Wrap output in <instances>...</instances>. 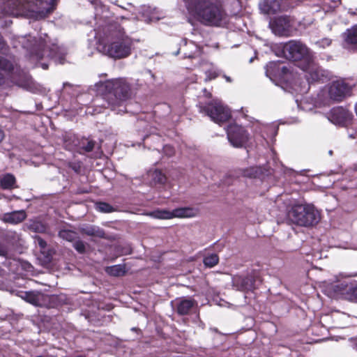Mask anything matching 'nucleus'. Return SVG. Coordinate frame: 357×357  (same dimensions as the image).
I'll return each instance as SVG.
<instances>
[{
  "label": "nucleus",
  "mask_w": 357,
  "mask_h": 357,
  "mask_svg": "<svg viewBox=\"0 0 357 357\" xmlns=\"http://www.w3.org/2000/svg\"><path fill=\"white\" fill-rule=\"evenodd\" d=\"M282 52L287 59L301 61L299 68L305 73L306 82L301 85L295 82L294 89L296 92L303 94L310 89V84L323 80L324 70L311 59L309 48L300 40H289L282 46Z\"/></svg>",
  "instance_id": "f257e3e1"
},
{
  "label": "nucleus",
  "mask_w": 357,
  "mask_h": 357,
  "mask_svg": "<svg viewBox=\"0 0 357 357\" xmlns=\"http://www.w3.org/2000/svg\"><path fill=\"white\" fill-rule=\"evenodd\" d=\"M97 50L102 54L118 59L130 54L132 40L123 29L116 24H109L96 31Z\"/></svg>",
  "instance_id": "f03ea898"
},
{
  "label": "nucleus",
  "mask_w": 357,
  "mask_h": 357,
  "mask_svg": "<svg viewBox=\"0 0 357 357\" xmlns=\"http://www.w3.org/2000/svg\"><path fill=\"white\" fill-rule=\"evenodd\" d=\"M56 0H0V18L9 16H24L39 20L51 13Z\"/></svg>",
  "instance_id": "7ed1b4c3"
},
{
  "label": "nucleus",
  "mask_w": 357,
  "mask_h": 357,
  "mask_svg": "<svg viewBox=\"0 0 357 357\" xmlns=\"http://www.w3.org/2000/svg\"><path fill=\"white\" fill-rule=\"evenodd\" d=\"M19 42L26 50V56L32 64L37 66L44 58H50L57 63H63V51L56 43H52L45 33L40 35L38 38L31 35L21 36L19 37Z\"/></svg>",
  "instance_id": "20e7f679"
},
{
  "label": "nucleus",
  "mask_w": 357,
  "mask_h": 357,
  "mask_svg": "<svg viewBox=\"0 0 357 357\" xmlns=\"http://www.w3.org/2000/svg\"><path fill=\"white\" fill-rule=\"evenodd\" d=\"M191 17L202 25L223 27L228 22V15L222 6L213 0H195L188 5Z\"/></svg>",
  "instance_id": "39448f33"
},
{
  "label": "nucleus",
  "mask_w": 357,
  "mask_h": 357,
  "mask_svg": "<svg viewBox=\"0 0 357 357\" xmlns=\"http://www.w3.org/2000/svg\"><path fill=\"white\" fill-rule=\"evenodd\" d=\"M98 91L102 93L108 107L117 114L125 112L123 101L129 96L131 86L125 78H116L100 82Z\"/></svg>",
  "instance_id": "423d86ee"
},
{
  "label": "nucleus",
  "mask_w": 357,
  "mask_h": 357,
  "mask_svg": "<svg viewBox=\"0 0 357 357\" xmlns=\"http://www.w3.org/2000/svg\"><path fill=\"white\" fill-rule=\"evenodd\" d=\"M288 218L298 225L308 227L317 224L320 216L312 205L296 204L288 212Z\"/></svg>",
  "instance_id": "0eeeda50"
},
{
  "label": "nucleus",
  "mask_w": 357,
  "mask_h": 357,
  "mask_svg": "<svg viewBox=\"0 0 357 357\" xmlns=\"http://www.w3.org/2000/svg\"><path fill=\"white\" fill-rule=\"evenodd\" d=\"M272 32L278 36L289 37L296 31L295 20L287 15H282L272 20L269 23Z\"/></svg>",
  "instance_id": "6e6552de"
},
{
  "label": "nucleus",
  "mask_w": 357,
  "mask_h": 357,
  "mask_svg": "<svg viewBox=\"0 0 357 357\" xmlns=\"http://www.w3.org/2000/svg\"><path fill=\"white\" fill-rule=\"evenodd\" d=\"M200 111L204 112L213 121L218 124L227 121L231 117L229 109L219 100H214L204 108L201 107Z\"/></svg>",
  "instance_id": "1a4fd4ad"
},
{
  "label": "nucleus",
  "mask_w": 357,
  "mask_h": 357,
  "mask_svg": "<svg viewBox=\"0 0 357 357\" xmlns=\"http://www.w3.org/2000/svg\"><path fill=\"white\" fill-rule=\"evenodd\" d=\"M196 214V210L189 207L177 208L172 211L157 209L146 213L148 216L160 220H170L174 218H192L195 216Z\"/></svg>",
  "instance_id": "9d476101"
},
{
  "label": "nucleus",
  "mask_w": 357,
  "mask_h": 357,
  "mask_svg": "<svg viewBox=\"0 0 357 357\" xmlns=\"http://www.w3.org/2000/svg\"><path fill=\"white\" fill-rule=\"evenodd\" d=\"M328 97L334 101H342L351 94V86L344 79L332 82L327 89Z\"/></svg>",
  "instance_id": "9b49d317"
},
{
  "label": "nucleus",
  "mask_w": 357,
  "mask_h": 357,
  "mask_svg": "<svg viewBox=\"0 0 357 357\" xmlns=\"http://www.w3.org/2000/svg\"><path fill=\"white\" fill-rule=\"evenodd\" d=\"M227 135L231 145L235 148L243 147L249 139L247 131L237 124L229 126L227 128Z\"/></svg>",
  "instance_id": "f8f14e48"
},
{
  "label": "nucleus",
  "mask_w": 357,
  "mask_h": 357,
  "mask_svg": "<svg viewBox=\"0 0 357 357\" xmlns=\"http://www.w3.org/2000/svg\"><path fill=\"white\" fill-rule=\"evenodd\" d=\"M352 117V113L342 107L333 108L327 115L331 123L341 126H346L350 123Z\"/></svg>",
  "instance_id": "ddd939ff"
},
{
  "label": "nucleus",
  "mask_w": 357,
  "mask_h": 357,
  "mask_svg": "<svg viewBox=\"0 0 357 357\" xmlns=\"http://www.w3.org/2000/svg\"><path fill=\"white\" fill-rule=\"evenodd\" d=\"M20 296L26 302L36 306H45L49 301L47 295L37 291H24Z\"/></svg>",
  "instance_id": "4468645a"
},
{
  "label": "nucleus",
  "mask_w": 357,
  "mask_h": 357,
  "mask_svg": "<svg viewBox=\"0 0 357 357\" xmlns=\"http://www.w3.org/2000/svg\"><path fill=\"white\" fill-rule=\"evenodd\" d=\"M282 0H262L259 4V9L264 14H275L284 10L282 3Z\"/></svg>",
  "instance_id": "2eb2a0df"
},
{
  "label": "nucleus",
  "mask_w": 357,
  "mask_h": 357,
  "mask_svg": "<svg viewBox=\"0 0 357 357\" xmlns=\"http://www.w3.org/2000/svg\"><path fill=\"white\" fill-rule=\"evenodd\" d=\"M140 14V20L147 23L156 22L162 17V13L156 8L146 6L142 7Z\"/></svg>",
  "instance_id": "dca6fc26"
},
{
  "label": "nucleus",
  "mask_w": 357,
  "mask_h": 357,
  "mask_svg": "<svg viewBox=\"0 0 357 357\" xmlns=\"http://www.w3.org/2000/svg\"><path fill=\"white\" fill-rule=\"evenodd\" d=\"M340 287L339 285H335V291L342 295H343L347 299L357 302V284H344L343 283L340 284Z\"/></svg>",
  "instance_id": "f3484780"
},
{
  "label": "nucleus",
  "mask_w": 357,
  "mask_h": 357,
  "mask_svg": "<svg viewBox=\"0 0 357 357\" xmlns=\"http://www.w3.org/2000/svg\"><path fill=\"white\" fill-rule=\"evenodd\" d=\"M146 179L151 185L165 184L167 181L166 175L160 169H150L146 173Z\"/></svg>",
  "instance_id": "a211bd4d"
},
{
  "label": "nucleus",
  "mask_w": 357,
  "mask_h": 357,
  "mask_svg": "<svg viewBox=\"0 0 357 357\" xmlns=\"http://www.w3.org/2000/svg\"><path fill=\"white\" fill-rule=\"evenodd\" d=\"M188 58H194L201 54L200 47L193 41L185 42L180 49Z\"/></svg>",
  "instance_id": "6ab92c4d"
},
{
  "label": "nucleus",
  "mask_w": 357,
  "mask_h": 357,
  "mask_svg": "<svg viewBox=\"0 0 357 357\" xmlns=\"http://www.w3.org/2000/svg\"><path fill=\"white\" fill-rule=\"evenodd\" d=\"M26 217L24 211H16L3 214L2 220L5 222L10 224H18L22 222Z\"/></svg>",
  "instance_id": "aec40b11"
},
{
  "label": "nucleus",
  "mask_w": 357,
  "mask_h": 357,
  "mask_svg": "<svg viewBox=\"0 0 357 357\" xmlns=\"http://www.w3.org/2000/svg\"><path fill=\"white\" fill-rule=\"evenodd\" d=\"M233 284L238 290L245 291L252 289L253 282L250 278L236 276L233 279Z\"/></svg>",
  "instance_id": "412c9836"
},
{
  "label": "nucleus",
  "mask_w": 357,
  "mask_h": 357,
  "mask_svg": "<svg viewBox=\"0 0 357 357\" xmlns=\"http://www.w3.org/2000/svg\"><path fill=\"white\" fill-rule=\"evenodd\" d=\"M195 301L191 298H182L177 301L176 311L179 314H187L195 305Z\"/></svg>",
  "instance_id": "4be33fe9"
},
{
  "label": "nucleus",
  "mask_w": 357,
  "mask_h": 357,
  "mask_svg": "<svg viewBox=\"0 0 357 357\" xmlns=\"http://www.w3.org/2000/svg\"><path fill=\"white\" fill-rule=\"evenodd\" d=\"M345 45H357V25L352 26L342 34Z\"/></svg>",
  "instance_id": "5701e85b"
},
{
  "label": "nucleus",
  "mask_w": 357,
  "mask_h": 357,
  "mask_svg": "<svg viewBox=\"0 0 357 357\" xmlns=\"http://www.w3.org/2000/svg\"><path fill=\"white\" fill-rule=\"evenodd\" d=\"M105 272L109 275L119 277L123 275L126 270L124 265L118 264L106 267Z\"/></svg>",
  "instance_id": "b1692460"
},
{
  "label": "nucleus",
  "mask_w": 357,
  "mask_h": 357,
  "mask_svg": "<svg viewBox=\"0 0 357 357\" xmlns=\"http://www.w3.org/2000/svg\"><path fill=\"white\" fill-rule=\"evenodd\" d=\"M15 183V178L12 174H7L0 177V186L3 189H10Z\"/></svg>",
  "instance_id": "393cba45"
},
{
  "label": "nucleus",
  "mask_w": 357,
  "mask_h": 357,
  "mask_svg": "<svg viewBox=\"0 0 357 357\" xmlns=\"http://www.w3.org/2000/svg\"><path fill=\"white\" fill-rule=\"evenodd\" d=\"M82 232L88 236H93L102 238L105 236L103 230L98 227L90 226L82 229Z\"/></svg>",
  "instance_id": "a878e982"
},
{
  "label": "nucleus",
  "mask_w": 357,
  "mask_h": 357,
  "mask_svg": "<svg viewBox=\"0 0 357 357\" xmlns=\"http://www.w3.org/2000/svg\"><path fill=\"white\" fill-rule=\"evenodd\" d=\"M219 257L216 254H211L204 258L203 262L206 267L212 268L218 264Z\"/></svg>",
  "instance_id": "bb28decb"
},
{
  "label": "nucleus",
  "mask_w": 357,
  "mask_h": 357,
  "mask_svg": "<svg viewBox=\"0 0 357 357\" xmlns=\"http://www.w3.org/2000/svg\"><path fill=\"white\" fill-rule=\"evenodd\" d=\"M59 236L68 241H73L77 238V234L70 229H62L59 231Z\"/></svg>",
  "instance_id": "cd10ccee"
},
{
  "label": "nucleus",
  "mask_w": 357,
  "mask_h": 357,
  "mask_svg": "<svg viewBox=\"0 0 357 357\" xmlns=\"http://www.w3.org/2000/svg\"><path fill=\"white\" fill-rule=\"evenodd\" d=\"M29 227L31 230L38 233H44L47 229L46 225L38 220L33 221L30 224Z\"/></svg>",
  "instance_id": "c85d7f7f"
},
{
  "label": "nucleus",
  "mask_w": 357,
  "mask_h": 357,
  "mask_svg": "<svg viewBox=\"0 0 357 357\" xmlns=\"http://www.w3.org/2000/svg\"><path fill=\"white\" fill-rule=\"evenodd\" d=\"M96 209L102 213H111L114 211L112 206L105 202H98L96 204Z\"/></svg>",
  "instance_id": "c756f323"
},
{
  "label": "nucleus",
  "mask_w": 357,
  "mask_h": 357,
  "mask_svg": "<svg viewBox=\"0 0 357 357\" xmlns=\"http://www.w3.org/2000/svg\"><path fill=\"white\" fill-rule=\"evenodd\" d=\"M259 172V168L251 167L250 169L245 170L244 176L247 177H256L258 175Z\"/></svg>",
  "instance_id": "7c9ffc66"
},
{
  "label": "nucleus",
  "mask_w": 357,
  "mask_h": 357,
  "mask_svg": "<svg viewBox=\"0 0 357 357\" xmlns=\"http://www.w3.org/2000/svg\"><path fill=\"white\" fill-rule=\"evenodd\" d=\"M73 247L79 253H84L85 252V244L82 241H76L73 243Z\"/></svg>",
  "instance_id": "2f4dec72"
},
{
  "label": "nucleus",
  "mask_w": 357,
  "mask_h": 357,
  "mask_svg": "<svg viewBox=\"0 0 357 357\" xmlns=\"http://www.w3.org/2000/svg\"><path fill=\"white\" fill-rule=\"evenodd\" d=\"M331 44V40L327 38H322L317 42H316V45L321 48H326L330 46Z\"/></svg>",
  "instance_id": "473e14b6"
},
{
  "label": "nucleus",
  "mask_w": 357,
  "mask_h": 357,
  "mask_svg": "<svg viewBox=\"0 0 357 357\" xmlns=\"http://www.w3.org/2000/svg\"><path fill=\"white\" fill-rule=\"evenodd\" d=\"M219 75L218 69L211 68L206 72L207 79H213Z\"/></svg>",
  "instance_id": "72a5a7b5"
},
{
  "label": "nucleus",
  "mask_w": 357,
  "mask_h": 357,
  "mask_svg": "<svg viewBox=\"0 0 357 357\" xmlns=\"http://www.w3.org/2000/svg\"><path fill=\"white\" fill-rule=\"evenodd\" d=\"M163 151L165 154L167 155L168 157L172 156L175 153L174 149L173 148V146L170 145H165L163 147Z\"/></svg>",
  "instance_id": "f704fd0d"
},
{
  "label": "nucleus",
  "mask_w": 357,
  "mask_h": 357,
  "mask_svg": "<svg viewBox=\"0 0 357 357\" xmlns=\"http://www.w3.org/2000/svg\"><path fill=\"white\" fill-rule=\"evenodd\" d=\"M35 243H37L40 248H45L47 243L40 236H36L35 238Z\"/></svg>",
  "instance_id": "c9c22d12"
},
{
  "label": "nucleus",
  "mask_w": 357,
  "mask_h": 357,
  "mask_svg": "<svg viewBox=\"0 0 357 357\" xmlns=\"http://www.w3.org/2000/svg\"><path fill=\"white\" fill-rule=\"evenodd\" d=\"M93 147H94V142L93 141H89V142H87V144L85 146H84V149L86 152H89L93 150Z\"/></svg>",
  "instance_id": "e433bc0d"
},
{
  "label": "nucleus",
  "mask_w": 357,
  "mask_h": 357,
  "mask_svg": "<svg viewBox=\"0 0 357 357\" xmlns=\"http://www.w3.org/2000/svg\"><path fill=\"white\" fill-rule=\"evenodd\" d=\"M7 252L6 248L3 245L0 244V256H6Z\"/></svg>",
  "instance_id": "4c0bfd02"
},
{
  "label": "nucleus",
  "mask_w": 357,
  "mask_h": 357,
  "mask_svg": "<svg viewBox=\"0 0 357 357\" xmlns=\"http://www.w3.org/2000/svg\"><path fill=\"white\" fill-rule=\"evenodd\" d=\"M276 65L274 62H271L267 65V69H266V75H268L269 72V68H273Z\"/></svg>",
  "instance_id": "58836bf2"
},
{
  "label": "nucleus",
  "mask_w": 357,
  "mask_h": 357,
  "mask_svg": "<svg viewBox=\"0 0 357 357\" xmlns=\"http://www.w3.org/2000/svg\"><path fill=\"white\" fill-rule=\"evenodd\" d=\"M184 1L185 2L186 8H187V9L188 10V5H189L190 3H192V2L195 1V0H184Z\"/></svg>",
  "instance_id": "ea45409f"
},
{
  "label": "nucleus",
  "mask_w": 357,
  "mask_h": 357,
  "mask_svg": "<svg viewBox=\"0 0 357 357\" xmlns=\"http://www.w3.org/2000/svg\"><path fill=\"white\" fill-rule=\"evenodd\" d=\"M40 66H41L43 69L46 70V69H47V68H48V64H47V63H40Z\"/></svg>",
  "instance_id": "a19ab883"
},
{
  "label": "nucleus",
  "mask_w": 357,
  "mask_h": 357,
  "mask_svg": "<svg viewBox=\"0 0 357 357\" xmlns=\"http://www.w3.org/2000/svg\"><path fill=\"white\" fill-rule=\"evenodd\" d=\"M225 79L227 80V82H230L231 80V78L229 77H227L226 75L224 76Z\"/></svg>",
  "instance_id": "79ce46f5"
},
{
  "label": "nucleus",
  "mask_w": 357,
  "mask_h": 357,
  "mask_svg": "<svg viewBox=\"0 0 357 357\" xmlns=\"http://www.w3.org/2000/svg\"><path fill=\"white\" fill-rule=\"evenodd\" d=\"M66 86H70V84L68 83H64L63 86L66 87Z\"/></svg>",
  "instance_id": "37998d69"
},
{
  "label": "nucleus",
  "mask_w": 357,
  "mask_h": 357,
  "mask_svg": "<svg viewBox=\"0 0 357 357\" xmlns=\"http://www.w3.org/2000/svg\"><path fill=\"white\" fill-rule=\"evenodd\" d=\"M286 70H287V68H286L285 67H283V68H282V70H283V71H285Z\"/></svg>",
  "instance_id": "c03bdc74"
},
{
  "label": "nucleus",
  "mask_w": 357,
  "mask_h": 357,
  "mask_svg": "<svg viewBox=\"0 0 357 357\" xmlns=\"http://www.w3.org/2000/svg\"><path fill=\"white\" fill-rule=\"evenodd\" d=\"M349 13H350L351 15H354V14H355V13H354V11H351V12H350V11H349Z\"/></svg>",
  "instance_id": "a18cd8bd"
}]
</instances>
